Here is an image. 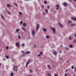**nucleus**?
Instances as JSON below:
<instances>
[{
    "mask_svg": "<svg viewBox=\"0 0 76 76\" xmlns=\"http://www.w3.org/2000/svg\"><path fill=\"white\" fill-rule=\"evenodd\" d=\"M1 18H2V19H4V17H3V15H1Z\"/></svg>",
    "mask_w": 76,
    "mask_h": 76,
    "instance_id": "a878e982",
    "label": "nucleus"
},
{
    "mask_svg": "<svg viewBox=\"0 0 76 76\" xmlns=\"http://www.w3.org/2000/svg\"><path fill=\"white\" fill-rule=\"evenodd\" d=\"M24 46H25V44H23L21 45V46L22 47H24Z\"/></svg>",
    "mask_w": 76,
    "mask_h": 76,
    "instance_id": "c756f323",
    "label": "nucleus"
},
{
    "mask_svg": "<svg viewBox=\"0 0 76 76\" xmlns=\"http://www.w3.org/2000/svg\"><path fill=\"white\" fill-rule=\"evenodd\" d=\"M23 23V22H22V21H21L20 22V25H22Z\"/></svg>",
    "mask_w": 76,
    "mask_h": 76,
    "instance_id": "cd10ccee",
    "label": "nucleus"
},
{
    "mask_svg": "<svg viewBox=\"0 0 76 76\" xmlns=\"http://www.w3.org/2000/svg\"><path fill=\"white\" fill-rule=\"evenodd\" d=\"M71 69H74V67L73 66H72Z\"/></svg>",
    "mask_w": 76,
    "mask_h": 76,
    "instance_id": "72a5a7b5",
    "label": "nucleus"
},
{
    "mask_svg": "<svg viewBox=\"0 0 76 76\" xmlns=\"http://www.w3.org/2000/svg\"><path fill=\"white\" fill-rule=\"evenodd\" d=\"M6 48V49H8L9 48V47H8V46H7Z\"/></svg>",
    "mask_w": 76,
    "mask_h": 76,
    "instance_id": "ea45409f",
    "label": "nucleus"
},
{
    "mask_svg": "<svg viewBox=\"0 0 76 76\" xmlns=\"http://www.w3.org/2000/svg\"><path fill=\"white\" fill-rule=\"evenodd\" d=\"M30 53V52H29V51H28L26 52L25 53H26V54H29Z\"/></svg>",
    "mask_w": 76,
    "mask_h": 76,
    "instance_id": "aec40b11",
    "label": "nucleus"
},
{
    "mask_svg": "<svg viewBox=\"0 0 76 76\" xmlns=\"http://www.w3.org/2000/svg\"><path fill=\"white\" fill-rule=\"evenodd\" d=\"M74 1H75V2H76V0H74Z\"/></svg>",
    "mask_w": 76,
    "mask_h": 76,
    "instance_id": "4d7b16f0",
    "label": "nucleus"
},
{
    "mask_svg": "<svg viewBox=\"0 0 76 76\" xmlns=\"http://www.w3.org/2000/svg\"><path fill=\"white\" fill-rule=\"evenodd\" d=\"M5 57H6V58H7V59H8L9 58V56H7V55H6Z\"/></svg>",
    "mask_w": 76,
    "mask_h": 76,
    "instance_id": "b1692460",
    "label": "nucleus"
},
{
    "mask_svg": "<svg viewBox=\"0 0 76 76\" xmlns=\"http://www.w3.org/2000/svg\"><path fill=\"white\" fill-rule=\"evenodd\" d=\"M26 55V53H24L22 55H21V56H23H23H25Z\"/></svg>",
    "mask_w": 76,
    "mask_h": 76,
    "instance_id": "5701e85b",
    "label": "nucleus"
},
{
    "mask_svg": "<svg viewBox=\"0 0 76 76\" xmlns=\"http://www.w3.org/2000/svg\"><path fill=\"white\" fill-rule=\"evenodd\" d=\"M43 30L44 32H47V29H45V28H44Z\"/></svg>",
    "mask_w": 76,
    "mask_h": 76,
    "instance_id": "dca6fc26",
    "label": "nucleus"
},
{
    "mask_svg": "<svg viewBox=\"0 0 76 76\" xmlns=\"http://www.w3.org/2000/svg\"><path fill=\"white\" fill-rule=\"evenodd\" d=\"M47 7H48V9H50V7L48 6Z\"/></svg>",
    "mask_w": 76,
    "mask_h": 76,
    "instance_id": "2f4dec72",
    "label": "nucleus"
},
{
    "mask_svg": "<svg viewBox=\"0 0 76 76\" xmlns=\"http://www.w3.org/2000/svg\"><path fill=\"white\" fill-rule=\"evenodd\" d=\"M42 8H43V9H44V6H42Z\"/></svg>",
    "mask_w": 76,
    "mask_h": 76,
    "instance_id": "37998d69",
    "label": "nucleus"
},
{
    "mask_svg": "<svg viewBox=\"0 0 76 76\" xmlns=\"http://www.w3.org/2000/svg\"><path fill=\"white\" fill-rule=\"evenodd\" d=\"M31 60H30L27 62L26 64V67H27L28 65V64H29V63H31Z\"/></svg>",
    "mask_w": 76,
    "mask_h": 76,
    "instance_id": "20e7f679",
    "label": "nucleus"
},
{
    "mask_svg": "<svg viewBox=\"0 0 76 76\" xmlns=\"http://www.w3.org/2000/svg\"><path fill=\"white\" fill-rule=\"evenodd\" d=\"M43 15H45V12H43Z\"/></svg>",
    "mask_w": 76,
    "mask_h": 76,
    "instance_id": "3c124183",
    "label": "nucleus"
},
{
    "mask_svg": "<svg viewBox=\"0 0 76 76\" xmlns=\"http://www.w3.org/2000/svg\"><path fill=\"white\" fill-rule=\"evenodd\" d=\"M21 53H24V52L23 51H21Z\"/></svg>",
    "mask_w": 76,
    "mask_h": 76,
    "instance_id": "864d4df0",
    "label": "nucleus"
},
{
    "mask_svg": "<svg viewBox=\"0 0 76 76\" xmlns=\"http://www.w3.org/2000/svg\"><path fill=\"white\" fill-rule=\"evenodd\" d=\"M1 64L0 63V66H1Z\"/></svg>",
    "mask_w": 76,
    "mask_h": 76,
    "instance_id": "bf43d9fd",
    "label": "nucleus"
},
{
    "mask_svg": "<svg viewBox=\"0 0 76 76\" xmlns=\"http://www.w3.org/2000/svg\"><path fill=\"white\" fill-rule=\"evenodd\" d=\"M31 33L33 36H35V31L34 30H33L32 31Z\"/></svg>",
    "mask_w": 76,
    "mask_h": 76,
    "instance_id": "7ed1b4c3",
    "label": "nucleus"
},
{
    "mask_svg": "<svg viewBox=\"0 0 76 76\" xmlns=\"http://www.w3.org/2000/svg\"><path fill=\"white\" fill-rule=\"evenodd\" d=\"M69 62V60H68L67 61V63H68Z\"/></svg>",
    "mask_w": 76,
    "mask_h": 76,
    "instance_id": "49530a36",
    "label": "nucleus"
},
{
    "mask_svg": "<svg viewBox=\"0 0 76 76\" xmlns=\"http://www.w3.org/2000/svg\"><path fill=\"white\" fill-rule=\"evenodd\" d=\"M47 75L48 76H51V75L49 73H47Z\"/></svg>",
    "mask_w": 76,
    "mask_h": 76,
    "instance_id": "6ab92c4d",
    "label": "nucleus"
},
{
    "mask_svg": "<svg viewBox=\"0 0 76 76\" xmlns=\"http://www.w3.org/2000/svg\"><path fill=\"white\" fill-rule=\"evenodd\" d=\"M65 72H68V70H66V71H65Z\"/></svg>",
    "mask_w": 76,
    "mask_h": 76,
    "instance_id": "5fc2aeb1",
    "label": "nucleus"
},
{
    "mask_svg": "<svg viewBox=\"0 0 76 76\" xmlns=\"http://www.w3.org/2000/svg\"><path fill=\"white\" fill-rule=\"evenodd\" d=\"M15 6H18V5H17V4H16V5H15Z\"/></svg>",
    "mask_w": 76,
    "mask_h": 76,
    "instance_id": "13d9d810",
    "label": "nucleus"
},
{
    "mask_svg": "<svg viewBox=\"0 0 76 76\" xmlns=\"http://www.w3.org/2000/svg\"><path fill=\"white\" fill-rule=\"evenodd\" d=\"M69 47L70 48H72L73 47V45L72 44L70 45H69Z\"/></svg>",
    "mask_w": 76,
    "mask_h": 76,
    "instance_id": "f3484780",
    "label": "nucleus"
},
{
    "mask_svg": "<svg viewBox=\"0 0 76 76\" xmlns=\"http://www.w3.org/2000/svg\"><path fill=\"white\" fill-rule=\"evenodd\" d=\"M65 76H67V74H65Z\"/></svg>",
    "mask_w": 76,
    "mask_h": 76,
    "instance_id": "8fccbe9b",
    "label": "nucleus"
},
{
    "mask_svg": "<svg viewBox=\"0 0 76 76\" xmlns=\"http://www.w3.org/2000/svg\"><path fill=\"white\" fill-rule=\"evenodd\" d=\"M72 21H71L70 20H69L68 21V24L71 23H72Z\"/></svg>",
    "mask_w": 76,
    "mask_h": 76,
    "instance_id": "2eb2a0df",
    "label": "nucleus"
},
{
    "mask_svg": "<svg viewBox=\"0 0 76 76\" xmlns=\"http://www.w3.org/2000/svg\"><path fill=\"white\" fill-rule=\"evenodd\" d=\"M0 46H1V45H0Z\"/></svg>",
    "mask_w": 76,
    "mask_h": 76,
    "instance_id": "69168bd1",
    "label": "nucleus"
},
{
    "mask_svg": "<svg viewBox=\"0 0 76 76\" xmlns=\"http://www.w3.org/2000/svg\"><path fill=\"white\" fill-rule=\"evenodd\" d=\"M19 29H17V30H16V31L17 32H19Z\"/></svg>",
    "mask_w": 76,
    "mask_h": 76,
    "instance_id": "f704fd0d",
    "label": "nucleus"
},
{
    "mask_svg": "<svg viewBox=\"0 0 76 76\" xmlns=\"http://www.w3.org/2000/svg\"><path fill=\"white\" fill-rule=\"evenodd\" d=\"M7 7H12V6L11 5H10L9 4H7Z\"/></svg>",
    "mask_w": 76,
    "mask_h": 76,
    "instance_id": "9b49d317",
    "label": "nucleus"
},
{
    "mask_svg": "<svg viewBox=\"0 0 76 76\" xmlns=\"http://www.w3.org/2000/svg\"><path fill=\"white\" fill-rule=\"evenodd\" d=\"M61 60H62V59H63V58H61Z\"/></svg>",
    "mask_w": 76,
    "mask_h": 76,
    "instance_id": "052dcab7",
    "label": "nucleus"
},
{
    "mask_svg": "<svg viewBox=\"0 0 76 76\" xmlns=\"http://www.w3.org/2000/svg\"><path fill=\"white\" fill-rule=\"evenodd\" d=\"M59 52H60V53H61L62 52L60 50V51H59Z\"/></svg>",
    "mask_w": 76,
    "mask_h": 76,
    "instance_id": "a18cd8bd",
    "label": "nucleus"
},
{
    "mask_svg": "<svg viewBox=\"0 0 76 76\" xmlns=\"http://www.w3.org/2000/svg\"><path fill=\"white\" fill-rule=\"evenodd\" d=\"M45 12H46V13H48V10H47V9H46L45 10Z\"/></svg>",
    "mask_w": 76,
    "mask_h": 76,
    "instance_id": "393cba45",
    "label": "nucleus"
},
{
    "mask_svg": "<svg viewBox=\"0 0 76 76\" xmlns=\"http://www.w3.org/2000/svg\"><path fill=\"white\" fill-rule=\"evenodd\" d=\"M13 70L15 72H17L18 71V66L16 65L13 66Z\"/></svg>",
    "mask_w": 76,
    "mask_h": 76,
    "instance_id": "f257e3e1",
    "label": "nucleus"
},
{
    "mask_svg": "<svg viewBox=\"0 0 76 76\" xmlns=\"http://www.w3.org/2000/svg\"><path fill=\"white\" fill-rule=\"evenodd\" d=\"M69 39H71V40L72 39L71 38V37H70L69 38Z\"/></svg>",
    "mask_w": 76,
    "mask_h": 76,
    "instance_id": "79ce46f5",
    "label": "nucleus"
},
{
    "mask_svg": "<svg viewBox=\"0 0 76 76\" xmlns=\"http://www.w3.org/2000/svg\"><path fill=\"white\" fill-rule=\"evenodd\" d=\"M10 75L11 76H13V73L12 72H11L10 73Z\"/></svg>",
    "mask_w": 76,
    "mask_h": 76,
    "instance_id": "4be33fe9",
    "label": "nucleus"
},
{
    "mask_svg": "<svg viewBox=\"0 0 76 76\" xmlns=\"http://www.w3.org/2000/svg\"><path fill=\"white\" fill-rule=\"evenodd\" d=\"M56 10H58L59 9V5H56Z\"/></svg>",
    "mask_w": 76,
    "mask_h": 76,
    "instance_id": "1a4fd4ad",
    "label": "nucleus"
},
{
    "mask_svg": "<svg viewBox=\"0 0 76 76\" xmlns=\"http://www.w3.org/2000/svg\"><path fill=\"white\" fill-rule=\"evenodd\" d=\"M14 5H16V4L15 3H14Z\"/></svg>",
    "mask_w": 76,
    "mask_h": 76,
    "instance_id": "6e6d98bb",
    "label": "nucleus"
},
{
    "mask_svg": "<svg viewBox=\"0 0 76 76\" xmlns=\"http://www.w3.org/2000/svg\"><path fill=\"white\" fill-rule=\"evenodd\" d=\"M63 5L65 7H67V3H66V2H64V3Z\"/></svg>",
    "mask_w": 76,
    "mask_h": 76,
    "instance_id": "423d86ee",
    "label": "nucleus"
},
{
    "mask_svg": "<svg viewBox=\"0 0 76 76\" xmlns=\"http://www.w3.org/2000/svg\"><path fill=\"white\" fill-rule=\"evenodd\" d=\"M57 52L55 51H54V52H53V54H54L55 55H57Z\"/></svg>",
    "mask_w": 76,
    "mask_h": 76,
    "instance_id": "f8f14e48",
    "label": "nucleus"
},
{
    "mask_svg": "<svg viewBox=\"0 0 76 76\" xmlns=\"http://www.w3.org/2000/svg\"><path fill=\"white\" fill-rule=\"evenodd\" d=\"M47 67L48 68V69H49V70H51V68L50 67V65H47Z\"/></svg>",
    "mask_w": 76,
    "mask_h": 76,
    "instance_id": "ddd939ff",
    "label": "nucleus"
},
{
    "mask_svg": "<svg viewBox=\"0 0 76 76\" xmlns=\"http://www.w3.org/2000/svg\"><path fill=\"white\" fill-rule=\"evenodd\" d=\"M39 24H37V27L36 28V31H38V29H39Z\"/></svg>",
    "mask_w": 76,
    "mask_h": 76,
    "instance_id": "39448f33",
    "label": "nucleus"
},
{
    "mask_svg": "<svg viewBox=\"0 0 76 76\" xmlns=\"http://www.w3.org/2000/svg\"><path fill=\"white\" fill-rule=\"evenodd\" d=\"M7 13H8V14L10 15V13L9 11H7Z\"/></svg>",
    "mask_w": 76,
    "mask_h": 76,
    "instance_id": "473e14b6",
    "label": "nucleus"
},
{
    "mask_svg": "<svg viewBox=\"0 0 76 76\" xmlns=\"http://www.w3.org/2000/svg\"><path fill=\"white\" fill-rule=\"evenodd\" d=\"M38 56L39 57V56H41V55H40V54H39L38 55Z\"/></svg>",
    "mask_w": 76,
    "mask_h": 76,
    "instance_id": "09e8293b",
    "label": "nucleus"
},
{
    "mask_svg": "<svg viewBox=\"0 0 76 76\" xmlns=\"http://www.w3.org/2000/svg\"><path fill=\"white\" fill-rule=\"evenodd\" d=\"M54 76H58V75L56 74H55Z\"/></svg>",
    "mask_w": 76,
    "mask_h": 76,
    "instance_id": "e433bc0d",
    "label": "nucleus"
},
{
    "mask_svg": "<svg viewBox=\"0 0 76 76\" xmlns=\"http://www.w3.org/2000/svg\"><path fill=\"white\" fill-rule=\"evenodd\" d=\"M73 76H76L75 75H73Z\"/></svg>",
    "mask_w": 76,
    "mask_h": 76,
    "instance_id": "0e129e2a",
    "label": "nucleus"
},
{
    "mask_svg": "<svg viewBox=\"0 0 76 76\" xmlns=\"http://www.w3.org/2000/svg\"><path fill=\"white\" fill-rule=\"evenodd\" d=\"M22 29H23V30H24V31H25L26 32V30L25 29V28H24L23 27V28H22Z\"/></svg>",
    "mask_w": 76,
    "mask_h": 76,
    "instance_id": "bb28decb",
    "label": "nucleus"
},
{
    "mask_svg": "<svg viewBox=\"0 0 76 76\" xmlns=\"http://www.w3.org/2000/svg\"><path fill=\"white\" fill-rule=\"evenodd\" d=\"M34 47H37V45H34Z\"/></svg>",
    "mask_w": 76,
    "mask_h": 76,
    "instance_id": "603ef678",
    "label": "nucleus"
},
{
    "mask_svg": "<svg viewBox=\"0 0 76 76\" xmlns=\"http://www.w3.org/2000/svg\"><path fill=\"white\" fill-rule=\"evenodd\" d=\"M46 38L47 39H49L50 38V36H48V35L46 36Z\"/></svg>",
    "mask_w": 76,
    "mask_h": 76,
    "instance_id": "412c9836",
    "label": "nucleus"
},
{
    "mask_svg": "<svg viewBox=\"0 0 76 76\" xmlns=\"http://www.w3.org/2000/svg\"><path fill=\"white\" fill-rule=\"evenodd\" d=\"M76 40H75L74 41V43H76Z\"/></svg>",
    "mask_w": 76,
    "mask_h": 76,
    "instance_id": "4c0bfd02",
    "label": "nucleus"
},
{
    "mask_svg": "<svg viewBox=\"0 0 76 76\" xmlns=\"http://www.w3.org/2000/svg\"><path fill=\"white\" fill-rule=\"evenodd\" d=\"M58 25H59V26H60V27H61V28H63V27L62 26V25H61V23H58Z\"/></svg>",
    "mask_w": 76,
    "mask_h": 76,
    "instance_id": "4468645a",
    "label": "nucleus"
},
{
    "mask_svg": "<svg viewBox=\"0 0 76 76\" xmlns=\"http://www.w3.org/2000/svg\"><path fill=\"white\" fill-rule=\"evenodd\" d=\"M40 55H42V53L40 52Z\"/></svg>",
    "mask_w": 76,
    "mask_h": 76,
    "instance_id": "58836bf2",
    "label": "nucleus"
},
{
    "mask_svg": "<svg viewBox=\"0 0 76 76\" xmlns=\"http://www.w3.org/2000/svg\"><path fill=\"white\" fill-rule=\"evenodd\" d=\"M71 19L73 20H74L76 22V18L75 17H71Z\"/></svg>",
    "mask_w": 76,
    "mask_h": 76,
    "instance_id": "0eeeda50",
    "label": "nucleus"
},
{
    "mask_svg": "<svg viewBox=\"0 0 76 76\" xmlns=\"http://www.w3.org/2000/svg\"><path fill=\"white\" fill-rule=\"evenodd\" d=\"M16 45L17 47H19V43L17 42L16 43Z\"/></svg>",
    "mask_w": 76,
    "mask_h": 76,
    "instance_id": "6e6552de",
    "label": "nucleus"
},
{
    "mask_svg": "<svg viewBox=\"0 0 76 76\" xmlns=\"http://www.w3.org/2000/svg\"><path fill=\"white\" fill-rule=\"evenodd\" d=\"M30 72H31V73H32V69H30L29 70Z\"/></svg>",
    "mask_w": 76,
    "mask_h": 76,
    "instance_id": "c85d7f7f",
    "label": "nucleus"
},
{
    "mask_svg": "<svg viewBox=\"0 0 76 76\" xmlns=\"http://www.w3.org/2000/svg\"><path fill=\"white\" fill-rule=\"evenodd\" d=\"M76 26V24H72L71 25V27H74V26Z\"/></svg>",
    "mask_w": 76,
    "mask_h": 76,
    "instance_id": "9d476101",
    "label": "nucleus"
},
{
    "mask_svg": "<svg viewBox=\"0 0 76 76\" xmlns=\"http://www.w3.org/2000/svg\"><path fill=\"white\" fill-rule=\"evenodd\" d=\"M18 38L19 39H20V36H18Z\"/></svg>",
    "mask_w": 76,
    "mask_h": 76,
    "instance_id": "a19ab883",
    "label": "nucleus"
},
{
    "mask_svg": "<svg viewBox=\"0 0 76 76\" xmlns=\"http://www.w3.org/2000/svg\"><path fill=\"white\" fill-rule=\"evenodd\" d=\"M65 50H68L69 49H68V48H67L66 47H65Z\"/></svg>",
    "mask_w": 76,
    "mask_h": 76,
    "instance_id": "7c9ffc66",
    "label": "nucleus"
},
{
    "mask_svg": "<svg viewBox=\"0 0 76 76\" xmlns=\"http://www.w3.org/2000/svg\"><path fill=\"white\" fill-rule=\"evenodd\" d=\"M26 1H28L29 0H26Z\"/></svg>",
    "mask_w": 76,
    "mask_h": 76,
    "instance_id": "e2e57ef3",
    "label": "nucleus"
},
{
    "mask_svg": "<svg viewBox=\"0 0 76 76\" xmlns=\"http://www.w3.org/2000/svg\"><path fill=\"white\" fill-rule=\"evenodd\" d=\"M75 37L76 38V34H75L74 35Z\"/></svg>",
    "mask_w": 76,
    "mask_h": 76,
    "instance_id": "c03bdc74",
    "label": "nucleus"
},
{
    "mask_svg": "<svg viewBox=\"0 0 76 76\" xmlns=\"http://www.w3.org/2000/svg\"><path fill=\"white\" fill-rule=\"evenodd\" d=\"M50 28L51 30H52V31L53 32V33L54 34H55L56 33V28H53V27H50Z\"/></svg>",
    "mask_w": 76,
    "mask_h": 76,
    "instance_id": "f03ea898",
    "label": "nucleus"
},
{
    "mask_svg": "<svg viewBox=\"0 0 76 76\" xmlns=\"http://www.w3.org/2000/svg\"><path fill=\"white\" fill-rule=\"evenodd\" d=\"M26 25V23H24L23 24V25L24 27H25V26Z\"/></svg>",
    "mask_w": 76,
    "mask_h": 76,
    "instance_id": "a211bd4d",
    "label": "nucleus"
},
{
    "mask_svg": "<svg viewBox=\"0 0 76 76\" xmlns=\"http://www.w3.org/2000/svg\"><path fill=\"white\" fill-rule=\"evenodd\" d=\"M61 47H63V46L61 45Z\"/></svg>",
    "mask_w": 76,
    "mask_h": 76,
    "instance_id": "680f3d73",
    "label": "nucleus"
},
{
    "mask_svg": "<svg viewBox=\"0 0 76 76\" xmlns=\"http://www.w3.org/2000/svg\"><path fill=\"white\" fill-rule=\"evenodd\" d=\"M44 3L45 4H47V2L46 1H44Z\"/></svg>",
    "mask_w": 76,
    "mask_h": 76,
    "instance_id": "c9c22d12",
    "label": "nucleus"
},
{
    "mask_svg": "<svg viewBox=\"0 0 76 76\" xmlns=\"http://www.w3.org/2000/svg\"><path fill=\"white\" fill-rule=\"evenodd\" d=\"M19 14H20V15H22V13L20 12H19Z\"/></svg>",
    "mask_w": 76,
    "mask_h": 76,
    "instance_id": "de8ad7c7",
    "label": "nucleus"
}]
</instances>
